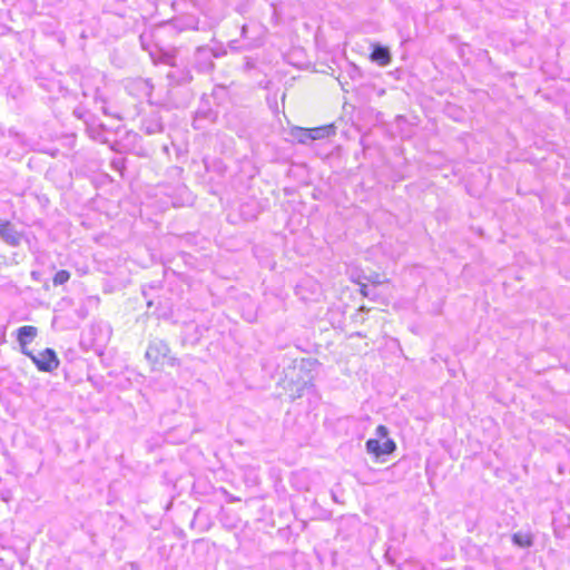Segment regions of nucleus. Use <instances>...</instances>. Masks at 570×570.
Returning <instances> with one entry per match:
<instances>
[{"mask_svg":"<svg viewBox=\"0 0 570 570\" xmlns=\"http://www.w3.org/2000/svg\"><path fill=\"white\" fill-rule=\"evenodd\" d=\"M377 439H368L366 441V450L368 453L379 458L381 455H390L396 450L395 442L389 438L386 426L379 425L376 428Z\"/></svg>","mask_w":570,"mask_h":570,"instance_id":"1","label":"nucleus"},{"mask_svg":"<svg viewBox=\"0 0 570 570\" xmlns=\"http://www.w3.org/2000/svg\"><path fill=\"white\" fill-rule=\"evenodd\" d=\"M26 355L32 360L37 368L41 372H52L58 368L60 364L59 358L52 348H45L37 355L31 351L26 352Z\"/></svg>","mask_w":570,"mask_h":570,"instance_id":"2","label":"nucleus"},{"mask_svg":"<svg viewBox=\"0 0 570 570\" xmlns=\"http://www.w3.org/2000/svg\"><path fill=\"white\" fill-rule=\"evenodd\" d=\"M23 233L20 232L11 222H0V237L10 246H19Z\"/></svg>","mask_w":570,"mask_h":570,"instance_id":"3","label":"nucleus"},{"mask_svg":"<svg viewBox=\"0 0 570 570\" xmlns=\"http://www.w3.org/2000/svg\"><path fill=\"white\" fill-rule=\"evenodd\" d=\"M370 60L382 67L390 65L392 61L390 49L379 43L372 45Z\"/></svg>","mask_w":570,"mask_h":570,"instance_id":"4","label":"nucleus"},{"mask_svg":"<svg viewBox=\"0 0 570 570\" xmlns=\"http://www.w3.org/2000/svg\"><path fill=\"white\" fill-rule=\"evenodd\" d=\"M37 334H38V330H37V327H35L32 325L21 326L17 331V340H18V343H19L23 354H26V352H30L27 348V346L37 336Z\"/></svg>","mask_w":570,"mask_h":570,"instance_id":"5","label":"nucleus"},{"mask_svg":"<svg viewBox=\"0 0 570 570\" xmlns=\"http://www.w3.org/2000/svg\"><path fill=\"white\" fill-rule=\"evenodd\" d=\"M311 140L326 139L336 134V126L334 124H326L318 127L308 128Z\"/></svg>","mask_w":570,"mask_h":570,"instance_id":"6","label":"nucleus"},{"mask_svg":"<svg viewBox=\"0 0 570 570\" xmlns=\"http://www.w3.org/2000/svg\"><path fill=\"white\" fill-rule=\"evenodd\" d=\"M291 132L295 137V139L298 144L304 145V144H307L308 141H311L308 128L293 127L291 129Z\"/></svg>","mask_w":570,"mask_h":570,"instance_id":"7","label":"nucleus"},{"mask_svg":"<svg viewBox=\"0 0 570 570\" xmlns=\"http://www.w3.org/2000/svg\"><path fill=\"white\" fill-rule=\"evenodd\" d=\"M512 541L520 548H528L532 546L533 539L530 533L517 532L512 535Z\"/></svg>","mask_w":570,"mask_h":570,"instance_id":"8","label":"nucleus"},{"mask_svg":"<svg viewBox=\"0 0 570 570\" xmlns=\"http://www.w3.org/2000/svg\"><path fill=\"white\" fill-rule=\"evenodd\" d=\"M70 279V273L66 269L58 271L52 277L55 286L63 285Z\"/></svg>","mask_w":570,"mask_h":570,"instance_id":"9","label":"nucleus"},{"mask_svg":"<svg viewBox=\"0 0 570 570\" xmlns=\"http://www.w3.org/2000/svg\"><path fill=\"white\" fill-rule=\"evenodd\" d=\"M160 352V348L158 346H150L147 352H146V356L149 358V360H154L156 361L157 358V355L159 354Z\"/></svg>","mask_w":570,"mask_h":570,"instance_id":"10","label":"nucleus"}]
</instances>
